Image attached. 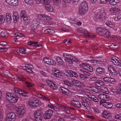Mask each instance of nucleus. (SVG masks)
<instances>
[{"instance_id": "nucleus-46", "label": "nucleus", "mask_w": 121, "mask_h": 121, "mask_svg": "<svg viewBox=\"0 0 121 121\" xmlns=\"http://www.w3.org/2000/svg\"><path fill=\"white\" fill-rule=\"evenodd\" d=\"M20 52L23 54H26L27 53L26 49L24 48H21L19 49Z\"/></svg>"}, {"instance_id": "nucleus-21", "label": "nucleus", "mask_w": 121, "mask_h": 121, "mask_svg": "<svg viewBox=\"0 0 121 121\" xmlns=\"http://www.w3.org/2000/svg\"><path fill=\"white\" fill-rule=\"evenodd\" d=\"M120 11V9L116 7L112 8L110 10V12L113 13H114V15L118 14L119 13Z\"/></svg>"}, {"instance_id": "nucleus-3", "label": "nucleus", "mask_w": 121, "mask_h": 121, "mask_svg": "<svg viewBox=\"0 0 121 121\" xmlns=\"http://www.w3.org/2000/svg\"><path fill=\"white\" fill-rule=\"evenodd\" d=\"M37 17L42 21L45 25H48L52 24V22L50 21L51 17L48 15L45 14H42L38 15L37 16Z\"/></svg>"}, {"instance_id": "nucleus-60", "label": "nucleus", "mask_w": 121, "mask_h": 121, "mask_svg": "<svg viewBox=\"0 0 121 121\" xmlns=\"http://www.w3.org/2000/svg\"><path fill=\"white\" fill-rule=\"evenodd\" d=\"M86 70L90 72H93V71L92 67L89 65L87 68H86Z\"/></svg>"}, {"instance_id": "nucleus-35", "label": "nucleus", "mask_w": 121, "mask_h": 121, "mask_svg": "<svg viewBox=\"0 0 121 121\" xmlns=\"http://www.w3.org/2000/svg\"><path fill=\"white\" fill-rule=\"evenodd\" d=\"M14 94L12 93H7L6 94V98L7 100L10 102Z\"/></svg>"}, {"instance_id": "nucleus-34", "label": "nucleus", "mask_w": 121, "mask_h": 121, "mask_svg": "<svg viewBox=\"0 0 121 121\" xmlns=\"http://www.w3.org/2000/svg\"><path fill=\"white\" fill-rule=\"evenodd\" d=\"M18 99V97L14 94L10 102L12 103L16 102H17Z\"/></svg>"}, {"instance_id": "nucleus-49", "label": "nucleus", "mask_w": 121, "mask_h": 121, "mask_svg": "<svg viewBox=\"0 0 121 121\" xmlns=\"http://www.w3.org/2000/svg\"><path fill=\"white\" fill-rule=\"evenodd\" d=\"M17 79L21 81H24L25 79V78L22 76L20 75H18L17 76Z\"/></svg>"}, {"instance_id": "nucleus-7", "label": "nucleus", "mask_w": 121, "mask_h": 121, "mask_svg": "<svg viewBox=\"0 0 121 121\" xmlns=\"http://www.w3.org/2000/svg\"><path fill=\"white\" fill-rule=\"evenodd\" d=\"M78 31L80 35H82V37L93 39L95 37L94 34L87 33L86 30L82 28H79Z\"/></svg>"}, {"instance_id": "nucleus-33", "label": "nucleus", "mask_w": 121, "mask_h": 121, "mask_svg": "<svg viewBox=\"0 0 121 121\" xmlns=\"http://www.w3.org/2000/svg\"><path fill=\"white\" fill-rule=\"evenodd\" d=\"M102 104L104 107L108 108H110L112 107V105L111 103L108 102H104L103 104Z\"/></svg>"}, {"instance_id": "nucleus-27", "label": "nucleus", "mask_w": 121, "mask_h": 121, "mask_svg": "<svg viewBox=\"0 0 121 121\" xmlns=\"http://www.w3.org/2000/svg\"><path fill=\"white\" fill-rule=\"evenodd\" d=\"M96 71L98 73L103 75L104 74L105 71V69L101 68H97Z\"/></svg>"}, {"instance_id": "nucleus-42", "label": "nucleus", "mask_w": 121, "mask_h": 121, "mask_svg": "<svg viewBox=\"0 0 121 121\" xmlns=\"http://www.w3.org/2000/svg\"><path fill=\"white\" fill-rule=\"evenodd\" d=\"M56 61L60 64L61 65L63 64V61L61 58L60 57H57L56 58Z\"/></svg>"}, {"instance_id": "nucleus-39", "label": "nucleus", "mask_w": 121, "mask_h": 121, "mask_svg": "<svg viewBox=\"0 0 121 121\" xmlns=\"http://www.w3.org/2000/svg\"><path fill=\"white\" fill-rule=\"evenodd\" d=\"M29 68H33V67L30 64H29L26 65V66H23L22 67V69L26 71L27 69H28Z\"/></svg>"}, {"instance_id": "nucleus-40", "label": "nucleus", "mask_w": 121, "mask_h": 121, "mask_svg": "<svg viewBox=\"0 0 121 121\" xmlns=\"http://www.w3.org/2000/svg\"><path fill=\"white\" fill-rule=\"evenodd\" d=\"M120 0H110L109 1V4L111 5L116 4L118 3Z\"/></svg>"}, {"instance_id": "nucleus-61", "label": "nucleus", "mask_w": 121, "mask_h": 121, "mask_svg": "<svg viewBox=\"0 0 121 121\" xmlns=\"http://www.w3.org/2000/svg\"><path fill=\"white\" fill-rule=\"evenodd\" d=\"M64 83L68 85L69 86L71 87V86L72 85V84L71 83H70L69 82L67 81H65L64 82Z\"/></svg>"}, {"instance_id": "nucleus-13", "label": "nucleus", "mask_w": 121, "mask_h": 121, "mask_svg": "<svg viewBox=\"0 0 121 121\" xmlns=\"http://www.w3.org/2000/svg\"><path fill=\"white\" fill-rule=\"evenodd\" d=\"M25 112V110L22 107H20L17 110V114L18 117L19 118H21L24 115Z\"/></svg>"}, {"instance_id": "nucleus-36", "label": "nucleus", "mask_w": 121, "mask_h": 121, "mask_svg": "<svg viewBox=\"0 0 121 121\" xmlns=\"http://www.w3.org/2000/svg\"><path fill=\"white\" fill-rule=\"evenodd\" d=\"M88 97L93 100L95 102H97L99 100L95 96L92 95H88Z\"/></svg>"}, {"instance_id": "nucleus-59", "label": "nucleus", "mask_w": 121, "mask_h": 121, "mask_svg": "<svg viewBox=\"0 0 121 121\" xmlns=\"http://www.w3.org/2000/svg\"><path fill=\"white\" fill-rule=\"evenodd\" d=\"M92 108L93 109L94 112L96 113H98L99 112V111L97 108L93 107Z\"/></svg>"}, {"instance_id": "nucleus-5", "label": "nucleus", "mask_w": 121, "mask_h": 121, "mask_svg": "<svg viewBox=\"0 0 121 121\" xmlns=\"http://www.w3.org/2000/svg\"><path fill=\"white\" fill-rule=\"evenodd\" d=\"M79 101L82 102V105L87 110L90 111L91 109L90 108L87 102L91 104H92L91 101L88 98L85 97L79 96Z\"/></svg>"}, {"instance_id": "nucleus-37", "label": "nucleus", "mask_w": 121, "mask_h": 121, "mask_svg": "<svg viewBox=\"0 0 121 121\" xmlns=\"http://www.w3.org/2000/svg\"><path fill=\"white\" fill-rule=\"evenodd\" d=\"M108 69L109 72L112 74V75H113V72L112 71L114 72V73H115L116 70L114 67L112 66H108Z\"/></svg>"}, {"instance_id": "nucleus-25", "label": "nucleus", "mask_w": 121, "mask_h": 121, "mask_svg": "<svg viewBox=\"0 0 121 121\" xmlns=\"http://www.w3.org/2000/svg\"><path fill=\"white\" fill-rule=\"evenodd\" d=\"M46 9L48 11L52 12L53 10V9L52 7L50 5L49 3L47 4L46 5H44Z\"/></svg>"}, {"instance_id": "nucleus-32", "label": "nucleus", "mask_w": 121, "mask_h": 121, "mask_svg": "<svg viewBox=\"0 0 121 121\" xmlns=\"http://www.w3.org/2000/svg\"><path fill=\"white\" fill-rule=\"evenodd\" d=\"M98 97L101 99L105 100H108L109 99L108 96L104 94H99L98 95Z\"/></svg>"}, {"instance_id": "nucleus-2", "label": "nucleus", "mask_w": 121, "mask_h": 121, "mask_svg": "<svg viewBox=\"0 0 121 121\" xmlns=\"http://www.w3.org/2000/svg\"><path fill=\"white\" fill-rule=\"evenodd\" d=\"M20 14L21 20L22 21H23L24 25H28L30 21V17L29 16L24 10L21 11Z\"/></svg>"}, {"instance_id": "nucleus-18", "label": "nucleus", "mask_w": 121, "mask_h": 121, "mask_svg": "<svg viewBox=\"0 0 121 121\" xmlns=\"http://www.w3.org/2000/svg\"><path fill=\"white\" fill-rule=\"evenodd\" d=\"M57 106L59 107V108L62 111H65L67 113H69L70 112V111L66 106L62 104H58Z\"/></svg>"}, {"instance_id": "nucleus-45", "label": "nucleus", "mask_w": 121, "mask_h": 121, "mask_svg": "<svg viewBox=\"0 0 121 121\" xmlns=\"http://www.w3.org/2000/svg\"><path fill=\"white\" fill-rule=\"evenodd\" d=\"M7 34L5 31H2L0 33V36L2 37H5L7 36Z\"/></svg>"}, {"instance_id": "nucleus-10", "label": "nucleus", "mask_w": 121, "mask_h": 121, "mask_svg": "<svg viewBox=\"0 0 121 121\" xmlns=\"http://www.w3.org/2000/svg\"><path fill=\"white\" fill-rule=\"evenodd\" d=\"M39 23L38 20L36 19H34L32 21L31 25L30 27L32 30H35L37 29Z\"/></svg>"}, {"instance_id": "nucleus-51", "label": "nucleus", "mask_w": 121, "mask_h": 121, "mask_svg": "<svg viewBox=\"0 0 121 121\" xmlns=\"http://www.w3.org/2000/svg\"><path fill=\"white\" fill-rule=\"evenodd\" d=\"M48 64L53 65H55L56 64V62L54 61L52 59H50Z\"/></svg>"}, {"instance_id": "nucleus-22", "label": "nucleus", "mask_w": 121, "mask_h": 121, "mask_svg": "<svg viewBox=\"0 0 121 121\" xmlns=\"http://www.w3.org/2000/svg\"><path fill=\"white\" fill-rule=\"evenodd\" d=\"M102 114L103 117L105 118L109 119L111 118V114L109 113L108 111H105Z\"/></svg>"}, {"instance_id": "nucleus-4", "label": "nucleus", "mask_w": 121, "mask_h": 121, "mask_svg": "<svg viewBox=\"0 0 121 121\" xmlns=\"http://www.w3.org/2000/svg\"><path fill=\"white\" fill-rule=\"evenodd\" d=\"M88 6L87 3L86 2H82L79 6L78 9V13L81 15L86 14L87 12Z\"/></svg>"}, {"instance_id": "nucleus-58", "label": "nucleus", "mask_w": 121, "mask_h": 121, "mask_svg": "<svg viewBox=\"0 0 121 121\" xmlns=\"http://www.w3.org/2000/svg\"><path fill=\"white\" fill-rule=\"evenodd\" d=\"M14 35L15 37L19 36L21 37H24V35H22L20 33H16Z\"/></svg>"}, {"instance_id": "nucleus-55", "label": "nucleus", "mask_w": 121, "mask_h": 121, "mask_svg": "<svg viewBox=\"0 0 121 121\" xmlns=\"http://www.w3.org/2000/svg\"><path fill=\"white\" fill-rule=\"evenodd\" d=\"M5 21V18L3 16H0V24H1L3 23Z\"/></svg>"}, {"instance_id": "nucleus-62", "label": "nucleus", "mask_w": 121, "mask_h": 121, "mask_svg": "<svg viewBox=\"0 0 121 121\" xmlns=\"http://www.w3.org/2000/svg\"><path fill=\"white\" fill-rule=\"evenodd\" d=\"M63 56L65 58H68V57L70 56V54H68L65 53H64L63 54Z\"/></svg>"}, {"instance_id": "nucleus-41", "label": "nucleus", "mask_w": 121, "mask_h": 121, "mask_svg": "<svg viewBox=\"0 0 121 121\" xmlns=\"http://www.w3.org/2000/svg\"><path fill=\"white\" fill-rule=\"evenodd\" d=\"M61 3V0H53V4L55 5L59 6Z\"/></svg>"}, {"instance_id": "nucleus-26", "label": "nucleus", "mask_w": 121, "mask_h": 121, "mask_svg": "<svg viewBox=\"0 0 121 121\" xmlns=\"http://www.w3.org/2000/svg\"><path fill=\"white\" fill-rule=\"evenodd\" d=\"M48 106L50 108L54 109L55 111H60V109L56 106L54 105L51 103H50L48 104Z\"/></svg>"}, {"instance_id": "nucleus-44", "label": "nucleus", "mask_w": 121, "mask_h": 121, "mask_svg": "<svg viewBox=\"0 0 121 121\" xmlns=\"http://www.w3.org/2000/svg\"><path fill=\"white\" fill-rule=\"evenodd\" d=\"M38 96L40 98H43L47 101H50V99L48 97L44 95H43L41 94H38Z\"/></svg>"}, {"instance_id": "nucleus-63", "label": "nucleus", "mask_w": 121, "mask_h": 121, "mask_svg": "<svg viewBox=\"0 0 121 121\" xmlns=\"http://www.w3.org/2000/svg\"><path fill=\"white\" fill-rule=\"evenodd\" d=\"M97 78L96 77H94L90 78L89 79V81H90L92 82L96 80Z\"/></svg>"}, {"instance_id": "nucleus-31", "label": "nucleus", "mask_w": 121, "mask_h": 121, "mask_svg": "<svg viewBox=\"0 0 121 121\" xmlns=\"http://www.w3.org/2000/svg\"><path fill=\"white\" fill-rule=\"evenodd\" d=\"M13 91L15 92L20 95L24 96L23 95V93H24V92L17 87H14Z\"/></svg>"}, {"instance_id": "nucleus-52", "label": "nucleus", "mask_w": 121, "mask_h": 121, "mask_svg": "<svg viewBox=\"0 0 121 121\" xmlns=\"http://www.w3.org/2000/svg\"><path fill=\"white\" fill-rule=\"evenodd\" d=\"M64 60H65L66 62H67L69 64H71L73 63L72 60L69 58H67V59L64 58Z\"/></svg>"}, {"instance_id": "nucleus-6", "label": "nucleus", "mask_w": 121, "mask_h": 121, "mask_svg": "<svg viewBox=\"0 0 121 121\" xmlns=\"http://www.w3.org/2000/svg\"><path fill=\"white\" fill-rule=\"evenodd\" d=\"M107 15L104 12L95 14L94 16V20L97 21H104L107 18Z\"/></svg>"}, {"instance_id": "nucleus-19", "label": "nucleus", "mask_w": 121, "mask_h": 121, "mask_svg": "<svg viewBox=\"0 0 121 121\" xmlns=\"http://www.w3.org/2000/svg\"><path fill=\"white\" fill-rule=\"evenodd\" d=\"M59 91L60 92L63 93L67 95H68V94H70L71 93V92L68 90L63 87L60 88Z\"/></svg>"}, {"instance_id": "nucleus-1", "label": "nucleus", "mask_w": 121, "mask_h": 121, "mask_svg": "<svg viewBox=\"0 0 121 121\" xmlns=\"http://www.w3.org/2000/svg\"><path fill=\"white\" fill-rule=\"evenodd\" d=\"M96 31L98 35L100 36L107 38L110 37L111 34L110 32L105 28L98 27L96 29Z\"/></svg>"}, {"instance_id": "nucleus-43", "label": "nucleus", "mask_w": 121, "mask_h": 121, "mask_svg": "<svg viewBox=\"0 0 121 121\" xmlns=\"http://www.w3.org/2000/svg\"><path fill=\"white\" fill-rule=\"evenodd\" d=\"M79 77L81 80L83 81L86 80L87 78V76L82 74H80Z\"/></svg>"}, {"instance_id": "nucleus-17", "label": "nucleus", "mask_w": 121, "mask_h": 121, "mask_svg": "<svg viewBox=\"0 0 121 121\" xmlns=\"http://www.w3.org/2000/svg\"><path fill=\"white\" fill-rule=\"evenodd\" d=\"M46 82L50 87L53 90H55L57 89V86L52 81L50 80H47L46 81Z\"/></svg>"}, {"instance_id": "nucleus-12", "label": "nucleus", "mask_w": 121, "mask_h": 121, "mask_svg": "<svg viewBox=\"0 0 121 121\" xmlns=\"http://www.w3.org/2000/svg\"><path fill=\"white\" fill-rule=\"evenodd\" d=\"M16 118V116L15 113L11 112L7 114L6 120V121H14Z\"/></svg>"}, {"instance_id": "nucleus-57", "label": "nucleus", "mask_w": 121, "mask_h": 121, "mask_svg": "<svg viewBox=\"0 0 121 121\" xmlns=\"http://www.w3.org/2000/svg\"><path fill=\"white\" fill-rule=\"evenodd\" d=\"M25 2L27 4H32L33 3V0H24Z\"/></svg>"}, {"instance_id": "nucleus-15", "label": "nucleus", "mask_w": 121, "mask_h": 121, "mask_svg": "<svg viewBox=\"0 0 121 121\" xmlns=\"http://www.w3.org/2000/svg\"><path fill=\"white\" fill-rule=\"evenodd\" d=\"M53 114V112L52 110L49 109L47 111L44 115V118L46 119H50Z\"/></svg>"}, {"instance_id": "nucleus-9", "label": "nucleus", "mask_w": 121, "mask_h": 121, "mask_svg": "<svg viewBox=\"0 0 121 121\" xmlns=\"http://www.w3.org/2000/svg\"><path fill=\"white\" fill-rule=\"evenodd\" d=\"M42 113L41 110L40 109L36 110L35 112L34 116L35 119L36 121H42V118L41 117Z\"/></svg>"}, {"instance_id": "nucleus-53", "label": "nucleus", "mask_w": 121, "mask_h": 121, "mask_svg": "<svg viewBox=\"0 0 121 121\" xmlns=\"http://www.w3.org/2000/svg\"><path fill=\"white\" fill-rule=\"evenodd\" d=\"M51 58L46 57H44L43 59V61L46 64H48L49 61Z\"/></svg>"}, {"instance_id": "nucleus-23", "label": "nucleus", "mask_w": 121, "mask_h": 121, "mask_svg": "<svg viewBox=\"0 0 121 121\" xmlns=\"http://www.w3.org/2000/svg\"><path fill=\"white\" fill-rule=\"evenodd\" d=\"M13 19L14 22L15 23L17 22L18 21L19 16L18 15V14L15 12H13Z\"/></svg>"}, {"instance_id": "nucleus-14", "label": "nucleus", "mask_w": 121, "mask_h": 121, "mask_svg": "<svg viewBox=\"0 0 121 121\" xmlns=\"http://www.w3.org/2000/svg\"><path fill=\"white\" fill-rule=\"evenodd\" d=\"M104 90L103 89H98V88L94 87H93L92 89H91L92 91H93L95 93H99L101 92L103 93H108V91H106V90H108V89L106 88H105L104 89Z\"/></svg>"}, {"instance_id": "nucleus-11", "label": "nucleus", "mask_w": 121, "mask_h": 121, "mask_svg": "<svg viewBox=\"0 0 121 121\" xmlns=\"http://www.w3.org/2000/svg\"><path fill=\"white\" fill-rule=\"evenodd\" d=\"M111 61L115 65L121 67V61L117 57L113 56L111 57Z\"/></svg>"}, {"instance_id": "nucleus-38", "label": "nucleus", "mask_w": 121, "mask_h": 121, "mask_svg": "<svg viewBox=\"0 0 121 121\" xmlns=\"http://www.w3.org/2000/svg\"><path fill=\"white\" fill-rule=\"evenodd\" d=\"M106 24L107 26L111 28H113L114 26V23L110 21H107L106 22Z\"/></svg>"}, {"instance_id": "nucleus-8", "label": "nucleus", "mask_w": 121, "mask_h": 121, "mask_svg": "<svg viewBox=\"0 0 121 121\" xmlns=\"http://www.w3.org/2000/svg\"><path fill=\"white\" fill-rule=\"evenodd\" d=\"M28 105L31 107L38 106L41 104V102L35 98H31L28 102Z\"/></svg>"}, {"instance_id": "nucleus-29", "label": "nucleus", "mask_w": 121, "mask_h": 121, "mask_svg": "<svg viewBox=\"0 0 121 121\" xmlns=\"http://www.w3.org/2000/svg\"><path fill=\"white\" fill-rule=\"evenodd\" d=\"M104 84V82L103 81L101 80H97L95 83V86L97 87H99L103 86Z\"/></svg>"}, {"instance_id": "nucleus-24", "label": "nucleus", "mask_w": 121, "mask_h": 121, "mask_svg": "<svg viewBox=\"0 0 121 121\" xmlns=\"http://www.w3.org/2000/svg\"><path fill=\"white\" fill-rule=\"evenodd\" d=\"M51 0H38L36 2L38 4L40 3L43 4L44 5L46 4H47L49 3Z\"/></svg>"}, {"instance_id": "nucleus-28", "label": "nucleus", "mask_w": 121, "mask_h": 121, "mask_svg": "<svg viewBox=\"0 0 121 121\" xmlns=\"http://www.w3.org/2000/svg\"><path fill=\"white\" fill-rule=\"evenodd\" d=\"M6 20L8 24H10L11 22L12 17L9 13L7 12L5 14Z\"/></svg>"}, {"instance_id": "nucleus-30", "label": "nucleus", "mask_w": 121, "mask_h": 121, "mask_svg": "<svg viewBox=\"0 0 121 121\" xmlns=\"http://www.w3.org/2000/svg\"><path fill=\"white\" fill-rule=\"evenodd\" d=\"M103 80L109 83L114 82L115 80L113 78L108 77H105L103 78Z\"/></svg>"}, {"instance_id": "nucleus-64", "label": "nucleus", "mask_w": 121, "mask_h": 121, "mask_svg": "<svg viewBox=\"0 0 121 121\" xmlns=\"http://www.w3.org/2000/svg\"><path fill=\"white\" fill-rule=\"evenodd\" d=\"M115 117V118L116 119H121V114H117Z\"/></svg>"}, {"instance_id": "nucleus-56", "label": "nucleus", "mask_w": 121, "mask_h": 121, "mask_svg": "<svg viewBox=\"0 0 121 121\" xmlns=\"http://www.w3.org/2000/svg\"><path fill=\"white\" fill-rule=\"evenodd\" d=\"M25 83L27 86L28 87H30L34 86L33 84L31 83H29L28 82H25Z\"/></svg>"}, {"instance_id": "nucleus-16", "label": "nucleus", "mask_w": 121, "mask_h": 121, "mask_svg": "<svg viewBox=\"0 0 121 121\" xmlns=\"http://www.w3.org/2000/svg\"><path fill=\"white\" fill-rule=\"evenodd\" d=\"M6 2L9 5L16 6L18 4V0H5Z\"/></svg>"}, {"instance_id": "nucleus-48", "label": "nucleus", "mask_w": 121, "mask_h": 121, "mask_svg": "<svg viewBox=\"0 0 121 121\" xmlns=\"http://www.w3.org/2000/svg\"><path fill=\"white\" fill-rule=\"evenodd\" d=\"M52 74L56 77H60L61 76V73L59 72L58 70L57 71V72L56 73H52Z\"/></svg>"}, {"instance_id": "nucleus-20", "label": "nucleus", "mask_w": 121, "mask_h": 121, "mask_svg": "<svg viewBox=\"0 0 121 121\" xmlns=\"http://www.w3.org/2000/svg\"><path fill=\"white\" fill-rule=\"evenodd\" d=\"M70 103L72 105L78 108H80L82 106L79 102L76 101L72 100L71 101Z\"/></svg>"}, {"instance_id": "nucleus-54", "label": "nucleus", "mask_w": 121, "mask_h": 121, "mask_svg": "<svg viewBox=\"0 0 121 121\" xmlns=\"http://www.w3.org/2000/svg\"><path fill=\"white\" fill-rule=\"evenodd\" d=\"M81 67L84 69L86 70V68H87L88 65L84 64H83L80 65Z\"/></svg>"}, {"instance_id": "nucleus-47", "label": "nucleus", "mask_w": 121, "mask_h": 121, "mask_svg": "<svg viewBox=\"0 0 121 121\" xmlns=\"http://www.w3.org/2000/svg\"><path fill=\"white\" fill-rule=\"evenodd\" d=\"M76 86L79 87H82L84 86V84L78 81Z\"/></svg>"}, {"instance_id": "nucleus-50", "label": "nucleus", "mask_w": 121, "mask_h": 121, "mask_svg": "<svg viewBox=\"0 0 121 121\" xmlns=\"http://www.w3.org/2000/svg\"><path fill=\"white\" fill-rule=\"evenodd\" d=\"M64 73L67 76L69 77H72V76L71 71H65L64 72Z\"/></svg>"}]
</instances>
